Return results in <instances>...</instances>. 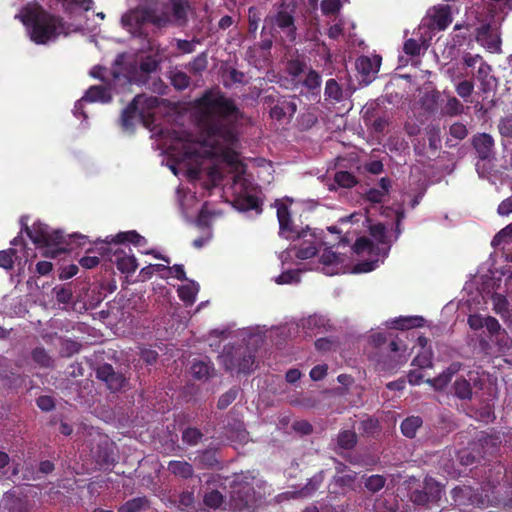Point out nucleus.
I'll use <instances>...</instances> for the list:
<instances>
[{
  "instance_id": "nucleus-2",
  "label": "nucleus",
  "mask_w": 512,
  "mask_h": 512,
  "mask_svg": "<svg viewBox=\"0 0 512 512\" xmlns=\"http://www.w3.org/2000/svg\"><path fill=\"white\" fill-rule=\"evenodd\" d=\"M288 202L291 199L277 200L275 208L279 223V235L284 239H302L296 246V256L300 260H306L318 252L320 255L319 269L328 276L342 274L349 269V258L345 253L334 250V245L327 246L328 241L317 236L310 230L299 231L291 220V214L288 208Z\"/></svg>"
},
{
  "instance_id": "nucleus-8",
  "label": "nucleus",
  "mask_w": 512,
  "mask_h": 512,
  "mask_svg": "<svg viewBox=\"0 0 512 512\" xmlns=\"http://www.w3.org/2000/svg\"><path fill=\"white\" fill-rule=\"evenodd\" d=\"M20 223L22 229L26 230V234L33 240V242L39 246H51V245H60L66 243L71 246L72 243H76L77 245H85L87 241V237L81 236L78 234H73L69 236V241H65L63 233L58 230H52L46 224L38 221L35 222L32 226V229L27 227V219L22 217L20 219Z\"/></svg>"
},
{
  "instance_id": "nucleus-7",
  "label": "nucleus",
  "mask_w": 512,
  "mask_h": 512,
  "mask_svg": "<svg viewBox=\"0 0 512 512\" xmlns=\"http://www.w3.org/2000/svg\"><path fill=\"white\" fill-rule=\"evenodd\" d=\"M294 10L290 4L281 3L274 6L265 18L264 30H269L273 36H279L289 42L296 39V26L294 24Z\"/></svg>"
},
{
  "instance_id": "nucleus-50",
  "label": "nucleus",
  "mask_w": 512,
  "mask_h": 512,
  "mask_svg": "<svg viewBox=\"0 0 512 512\" xmlns=\"http://www.w3.org/2000/svg\"><path fill=\"white\" fill-rule=\"evenodd\" d=\"M320 84H321V77L318 74V72H316L315 70H310L306 75V78L304 80V85L307 88L314 90V89L319 88Z\"/></svg>"
},
{
  "instance_id": "nucleus-48",
  "label": "nucleus",
  "mask_w": 512,
  "mask_h": 512,
  "mask_svg": "<svg viewBox=\"0 0 512 512\" xmlns=\"http://www.w3.org/2000/svg\"><path fill=\"white\" fill-rule=\"evenodd\" d=\"M125 382H126V379L124 378V376L121 374H118L116 372L113 373L112 375H110L109 379L105 381L108 388L112 391H117V390H120L121 388H123L125 385Z\"/></svg>"
},
{
  "instance_id": "nucleus-13",
  "label": "nucleus",
  "mask_w": 512,
  "mask_h": 512,
  "mask_svg": "<svg viewBox=\"0 0 512 512\" xmlns=\"http://www.w3.org/2000/svg\"><path fill=\"white\" fill-rule=\"evenodd\" d=\"M232 506L238 511H253L257 508V498L254 490L248 483L236 485L232 492Z\"/></svg>"
},
{
  "instance_id": "nucleus-39",
  "label": "nucleus",
  "mask_w": 512,
  "mask_h": 512,
  "mask_svg": "<svg viewBox=\"0 0 512 512\" xmlns=\"http://www.w3.org/2000/svg\"><path fill=\"white\" fill-rule=\"evenodd\" d=\"M337 443L339 447L350 449L356 443V434L351 431H344L338 434Z\"/></svg>"
},
{
  "instance_id": "nucleus-25",
  "label": "nucleus",
  "mask_w": 512,
  "mask_h": 512,
  "mask_svg": "<svg viewBox=\"0 0 512 512\" xmlns=\"http://www.w3.org/2000/svg\"><path fill=\"white\" fill-rule=\"evenodd\" d=\"M213 370L212 364L204 359L194 360L190 369L192 376L196 379H208Z\"/></svg>"
},
{
  "instance_id": "nucleus-28",
  "label": "nucleus",
  "mask_w": 512,
  "mask_h": 512,
  "mask_svg": "<svg viewBox=\"0 0 512 512\" xmlns=\"http://www.w3.org/2000/svg\"><path fill=\"white\" fill-rule=\"evenodd\" d=\"M422 425V420L418 416H411L405 419L400 425V429H402V432L407 437H414L416 435V431L420 428Z\"/></svg>"
},
{
  "instance_id": "nucleus-58",
  "label": "nucleus",
  "mask_w": 512,
  "mask_h": 512,
  "mask_svg": "<svg viewBox=\"0 0 512 512\" xmlns=\"http://www.w3.org/2000/svg\"><path fill=\"white\" fill-rule=\"evenodd\" d=\"M450 135L456 139H464L467 135V128L465 125L461 123H455L450 126L449 129Z\"/></svg>"
},
{
  "instance_id": "nucleus-51",
  "label": "nucleus",
  "mask_w": 512,
  "mask_h": 512,
  "mask_svg": "<svg viewBox=\"0 0 512 512\" xmlns=\"http://www.w3.org/2000/svg\"><path fill=\"white\" fill-rule=\"evenodd\" d=\"M15 249L0 251V267L10 269L13 267V255H15Z\"/></svg>"
},
{
  "instance_id": "nucleus-19",
  "label": "nucleus",
  "mask_w": 512,
  "mask_h": 512,
  "mask_svg": "<svg viewBox=\"0 0 512 512\" xmlns=\"http://www.w3.org/2000/svg\"><path fill=\"white\" fill-rule=\"evenodd\" d=\"M93 0H63V8L70 19L79 17L92 8Z\"/></svg>"
},
{
  "instance_id": "nucleus-59",
  "label": "nucleus",
  "mask_w": 512,
  "mask_h": 512,
  "mask_svg": "<svg viewBox=\"0 0 512 512\" xmlns=\"http://www.w3.org/2000/svg\"><path fill=\"white\" fill-rule=\"evenodd\" d=\"M421 45L414 39H409L404 44V50L407 54L415 56L420 53Z\"/></svg>"
},
{
  "instance_id": "nucleus-20",
  "label": "nucleus",
  "mask_w": 512,
  "mask_h": 512,
  "mask_svg": "<svg viewBox=\"0 0 512 512\" xmlns=\"http://www.w3.org/2000/svg\"><path fill=\"white\" fill-rule=\"evenodd\" d=\"M115 263L120 271L123 273H132L137 268L136 259L131 253V249L120 250L115 253Z\"/></svg>"
},
{
  "instance_id": "nucleus-26",
  "label": "nucleus",
  "mask_w": 512,
  "mask_h": 512,
  "mask_svg": "<svg viewBox=\"0 0 512 512\" xmlns=\"http://www.w3.org/2000/svg\"><path fill=\"white\" fill-rule=\"evenodd\" d=\"M388 326H391L393 328L397 329H409L414 327H419L423 323V319L421 317H400L393 320H388L387 322Z\"/></svg>"
},
{
  "instance_id": "nucleus-16",
  "label": "nucleus",
  "mask_w": 512,
  "mask_h": 512,
  "mask_svg": "<svg viewBox=\"0 0 512 512\" xmlns=\"http://www.w3.org/2000/svg\"><path fill=\"white\" fill-rule=\"evenodd\" d=\"M389 348L393 355L389 363H382L380 361L378 362L381 370L394 369L400 364L405 363L408 359V354L405 353L406 347L402 345L398 339L391 341Z\"/></svg>"
},
{
  "instance_id": "nucleus-57",
  "label": "nucleus",
  "mask_w": 512,
  "mask_h": 512,
  "mask_svg": "<svg viewBox=\"0 0 512 512\" xmlns=\"http://www.w3.org/2000/svg\"><path fill=\"white\" fill-rule=\"evenodd\" d=\"M359 221H362V223H368L369 222V219L368 217L363 214L362 212H354L346 217H342L339 219V222L342 223V224H345V223H348V222H351V223H357Z\"/></svg>"
},
{
  "instance_id": "nucleus-1",
  "label": "nucleus",
  "mask_w": 512,
  "mask_h": 512,
  "mask_svg": "<svg viewBox=\"0 0 512 512\" xmlns=\"http://www.w3.org/2000/svg\"><path fill=\"white\" fill-rule=\"evenodd\" d=\"M194 114L201 130L196 139L184 130L159 133L161 145L170 156V171L190 181L206 178L207 188L219 184L225 172L231 176L226 191L231 192L234 207L261 213L257 187L248 179L237 152L236 124L243 115L235 101L219 90H209L194 101Z\"/></svg>"
},
{
  "instance_id": "nucleus-35",
  "label": "nucleus",
  "mask_w": 512,
  "mask_h": 512,
  "mask_svg": "<svg viewBox=\"0 0 512 512\" xmlns=\"http://www.w3.org/2000/svg\"><path fill=\"white\" fill-rule=\"evenodd\" d=\"M33 360L41 367H51L53 364V360L44 350V348H36L32 352Z\"/></svg>"
},
{
  "instance_id": "nucleus-43",
  "label": "nucleus",
  "mask_w": 512,
  "mask_h": 512,
  "mask_svg": "<svg viewBox=\"0 0 512 512\" xmlns=\"http://www.w3.org/2000/svg\"><path fill=\"white\" fill-rule=\"evenodd\" d=\"M341 9L340 0H322L321 10L325 15H335Z\"/></svg>"
},
{
  "instance_id": "nucleus-22",
  "label": "nucleus",
  "mask_w": 512,
  "mask_h": 512,
  "mask_svg": "<svg viewBox=\"0 0 512 512\" xmlns=\"http://www.w3.org/2000/svg\"><path fill=\"white\" fill-rule=\"evenodd\" d=\"M433 25L439 30H444L452 21L450 7L448 5H440L435 7L430 14Z\"/></svg>"
},
{
  "instance_id": "nucleus-42",
  "label": "nucleus",
  "mask_w": 512,
  "mask_h": 512,
  "mask_svg": "<svg viewBox=\"0 0 512 512\" xmlns=\"http://www.w3.org/2000/svg\"><path fill=\"white\" fill-rule=\"evenodd\" d=\"M364 485L368 490L376 492L380 489H383L385 485V479L381 475H372L365 480Z\"/></svg>"
},
{
  "instance_id": "nucleus-32",
  "label": "nucleus",
  "mask_w": 512,
  "mask_h": 512,
  "mask_svg": "<svg viewBox=\"0 0 512 512\" xmlns=\"http://www.w3.org/2000/svg\"><path fill=\"white\" fill-rule=\"evenodd\" d=\"M492 301L494 311L502 318H506L508 315V302L505 296L502 294H493Z\"/></svg>"
},
{
  "instance_id": "nucleus-4",
  "label": "nucleus",
  "mask_w": 512,
  "mask_h": 512,
  "mask_svg": "<svg viewBox=\"0 0 512 512\" xmlns=\"http://www.w3.org/2000/svg\"><path fill=\"white\" fill-rule=\"evenodd\" d=\"M370 235L373 241L367 238H358L354 244L353 250L358 255H367L369 259L354 266L353 272L366 273L373 271L388 255L391 240L388 239L386 228L382 224L370 225Z\"/></svg>"
},
{
  "instance_id": "nucleus-21",
  "label": "nucleus",
  "mask_w": 512,
  "mask_h": 512,
  "mask_svg": "<svg viewBox=\"0 0 512 512\" xmlns=\"http://www.w3.org/2000/svg\"><path fill=\"white\" fill-rule=\"evenodd\" d=\"M474 147L481 159H486L492 154L494 140L491 135L483 133L474 137Z\"/></svg>"
},
{
  "instance_id": "nucleus-15",
  "label": "nucleus",
  "mask_w": 512,
  "mask_h": 512,
  "mask_svg": "<svg viewBox=\"0 0 512 512\" xmlns=\"http://www.w3.org/2000/svg\"><path fill=\"white\" fill-rule=\"evenodd\" d=\"M476 40L491 52L498 53L501 50V40L498 31L490 25H482L478 28Z\"/></svg>"
},
{
  "instance_id": "nucleus-56",
  "label": "nucleus",
  "mask_w": 512,
  "mask_h": 512,
  "mask_svg": "<svg viewBox=\"0 0 512 512\" xmlns=\"http://www.w3.org/2000/svg\"><path fill=\"white\" fill-rule=\"evenodd\" d=\"M194 496L192 492L185 491L180 494L179 508L181 510H188L193 506Z\"/></svg>"
},
{
  "instance_id": "nucleus-10",
  "label": "nucleus",
  "mask_w": 512,
  "mask_h": 512,
  "mask_svg": "<svg viewBox=\"0 0 512 512\" xmlns=\"http://www.w3.org/2000/svg\"><path fill=\"white\" fill-rule=\"evenodd\" d=\"M158 102V98L152 96L138 95L134 97L131 104L122 113V126L127 130L132 129L135 119L146 123L153 114V110L158 106Z\"/></svg>"
},
{
  "instance_id": "nucleus-60",
  "label": "nucleus",
  "mask_w": 512,
  "mask_h": 512,
  "mask_svg": "<svg viewBox=\"0 0 512 512\" xmlns=\"http://www.w3.org/2000/svg\"><path fill=\"white\" fill-rule=\"evenodd\" d=\"M485 317L474 314L468 317V324L473 330H478L484 327Z\"/></svg>"
},
{
  "instance_id": "nucleus-49",
  "label": "nucleus",
  "mask_w": 512,
  "mask_h": 512,
  "mask_svg": "<svg viewBox=\"0 0 512 512\" xmlns=\"http://www.w3.org/2000/svg\"><path fill=\"white\" fill-rule=\"evenodd\" d=\"M412 500L415 504L427 506L428 508L429 505L434 504L429 497V493L424 489L414 491L412 494Z\"/></svg>"
},
{
  "instance_id": "nucleus-3",
  "label": "nucleus",
  "mask_w": 512,
  "mask_h": 512,
  "mask_svg": "<svg viewBox=\"0 0 512 512\" xmlns=\"http://www.w3.org/2000/svg\"><path fill=\"white\" fill-rule=\"evenodd\" d=\"M15 17L26 26L30 39L38 45H46L61 35L67 36L87 29L81 22H63L60 17L44 11L37 3L26 4Z\"/></svg>"
},
{
  "instance_id": "nucleus-23",
  "label": "nucleus",
  "mask_w": 512,
  "mask_h": 512,
  "mask_svg": "<svg viewBox=\"0 0 512 512\" xmlns=\"http://www.w3.org/2000/svg\"><path fill=\"white\" fill-rule=\"evenodd\" d=\"M105 244H112V243H133L137 246H143L147 243L146 238L141 237L138 233L135 231H128V232H121L117 234L116 236H110L105 238L103 241Z\"/></svg>"
},
{
  "instance_id": "nucleus-34",
  "label": "nucleus",
  "mask_w": 512,
  "mask_h": 512,
  "mask_svg": "<svg viewBox=\"0 0 512 512\" xmlns=\"http://www.w3.org/2000/svg\"><path fill=\"white\" fill-rule=\"evenodd\" d=\"M223 502L222 494L217 490H211L204 495V504L211 509H217Z\"/></svg>"
},
{
  "instance_id": "nucleus-38",
  "label": "nucleus",
  "mask_w": 512,
  "mask_h": 512,
  "mask_svg": "<svg viewBox=\"0 0 512 512\" xmlns=\"http://www.w3.org/2000/svg\"><path fill=\"white\" fill-rule=\"evenodd\" d=\"M334 182L339 186L349 188L356 183V179L351 173L340 171L335 174Z\"/></svg>"
},
{
  "instance_id": "nucleus-61",
  "label": "nucleus",
  "mask_w": 512,
  "mask_h": 512,
  "mask_svg": "<svg viewBox=\"0 0 512 512\" xmlns=\"http://www.w3.org/2000/svg\"><path fill=\"white\" fill-rule=\"evenodd\" d=\"M428 140H430V147L434 150H437L440 146L441 142V133L439 128H433L430 130V137H428Z\"/></svg>"
},
{
  "instance_id": "nucleus-54",
  "label": "nucleus",
  "mask_w": 512,
  "mask_h": 512,
  "mask_svg": "<svg viewBox=\"0 0 512 512\" xmlns=\"http://www.w3.org/2000/svg\"><path fill=\"white\" fill-rule=\"evenodd\" d=\"M54 296L59 303L67 304L71 299L72 292L66 287L59 286L54 289Z\"/></svg>"
},
{
  "instance_id": "nucleus-55",
  "label": "nucleus",
  "mask_w": 512,
  "mask_h": 512,
  "mask_svg": "<svg viewBox=\"0 0 512 512\" xmlns=\"http://www.w3.org/2000/svg\"><path fill=\"white\" fill-rule=\"evenodd\" d=\"M484 327L492 336H497L501 333V325L494 317H486Z\"/></svg>"
},
{
  "instance_id": "nucleus-33",
  "label": "nucleus",
  "mask_w": 512,
  "mask_h": 512,
  "mask_svg": "<svg viewBox=\"0 0 512 512\" xmlns=\"http://www.w3.org/2000/svg\"><path fill=\"white\" fill-rule=\"evenodd\" d=\"M325 95L332 101H339L343 98V91L334 79H329L326 83Z\"/></svg>"
},
{
  "instance_id": "nucleus-36",
  "label": "nucleus",
  "mask_w": 512,
  "mask_h": 512,
  "mask_svg": "<svg viewBox=\"0 0 512 512\" xmlns=\"http://www.w3.org/2000/svg\"><path fill=\"white\" fill-rule=\"evenodd\" d=\"M170 81H172L174 87L179 90H183L189 85V77L186 73L180 72V70H175L170 73Z\"/></svg>"
},
{
  "instance_id": "nucleus-44",
  "label": "nucleus",
  "mask_w": 512,
  "mask_h": 512,
  "mask_svg": "<svg viewBox=\"0 0 512 512\" xmlns=\"http://www.w3.org/2000/svg\"><path fill=\"white\" fill-rule=\"evenodd\" d=\"M413 364L420 368H428L432 365L431 350H423L413 360Z\"/></svg>"
},
{
  "instance_id": "nucleus-41",
  "label": "nucleus",
  "mask_w": 512,
  "mask_h": 512,
  "mask_svg": "<svg viewBox=\"0 0 512 512\" xmlns=\"http://www.w3.org/2000/svg\"><path fill=\"white\" fill-rule=\"evenodd\" d=\"M277 284H293L299 282V272L296 270H287L275 278Z\"/></svg>"
},
{
  "instance_id": "nucleus-45",
  "label": "nucleus",
  "mask_w": 512,
  "mask_h": 512,
  "mask_svg": "<svg viewBox=\"0 0 512 512\" xmlns=\"http://www.w3.org/2000/svg\"><path fill=\"white\" fill-rule=\"evenodd\" d=\"M473 89H474L473 83L468 80H464V81L460 82L455 87L456 93H458V95L461 98H463L465 101H469V98L473 92Z\"/></svg>"
},
{
  "instance_id": "nucleus-14",
  "label": "nucleus",
  "mask_w": 512,
  "mask_h": 512,
  "mask_svg": "<svg viewBox=\"0 0 512 512\" xmlns=\"http://www.w3.org/2000/svg\"><path fill=\"white\" fill-rule=\"evenodd\" d=\"M111 99L110 90L103 86H92L82 98L76 101L73 109L75 116L82 115L87 118V115L83 112L82 106L86 101L95 102L99 101L102 103L108 102Z\"/></svg>"
},
{
  "instance_id": "nucleus-52",
  "label": "nucleus",
  "mask_w": 512,
  "mask_h": 512,
  "mask_svg": "<svg viewBox=\"0 0 512 512\" xmlns=\"http://www.w3.org/2000/svg\"><path fill=\"white\" fill-rule=\"evenodd\" d=\"M183 440L189 445H195L202 438V434L199 430L189 428L183 432Z\"/></svg>"
},
{
  "instance_id": "nucleus-47",
  "label": "nucleus",
  "mask_w": 512,
  "mask_h": 512,
  "mask_svg": "<svg viewBox=\"0 0 512 512\" xmlns=\"http://www.w3.org/2000/svg\"><path fill=\"white\" fill-rule=\"evenodd\" d=\"M177 194H178L179 204H180V207H181L183 213L188 215L191 205L195 202V196L191 193H185L183 195V197H181L182 189H180V188L178 189Z\"/></svg>"
},
{
  "instance_id": "nucleus-17",
  "label": "nucleus",
  "mask_w": 512,
  "mask_h": 512,
  "mask_svg": "<svg viewBox=\"0 0 512 512\" xmlns=\"http://www.w3.org/2000/svg\"><path fill=\"white\" fill-rule=\"evenodd\" d=\"M381 65V58L377 55L373 57L361 56L356 61L357 71L365 78H370L377 74Z\"/></svg>"
},
{
  "instance_id": "nucleus-31",
  "label": "nucleus",
  "mask_w": 512,
  "mask_h": 512,
  "mask_svg": "<svg viewBox=\"0 0 512 512\" xmlns=\"http://www.w3.org/2000/svg\"><path fill=\"white\" fill-rule=\"evenodd\" d=\"M454 392L458 398L469 399L472 395V389L469 381L458 379L454 383Z\"/></svg>"
},
{
  "instance_id": "nucleus-53",
  "label": "nucleus",
  "mask_w": 512,
  "mask_h": 512,
  "mask_svg": "<svg viewBox=\"0 0 512 512\" xmlns=\"http://www.w3.org/2000/svg\"><path fill=\"white\" fill-rule=\"evenodd\" d=\"M325 323H326V320L323 317L314 315V316L308 317L303 322V327L307 328L310 331H312L314 328L324 327Z\"/></svg>"
},
{
  "instance_id": "nucleus-29",
  "label": "nucleus",
  "mask_w": 512,
  "mask_h": 512,
  "mask_svg": "<svg viewBox=\"0 0 512 512\" xmlns=\"http://www.w3.org/2000/svg\"><path fill=\"white\" fill-rule=\"evenodd\" d=\"M424 490L428 491V497L431 498V501L437 503L442 496V488L440 484L435 482L432 478L425 479L424 481Z\"/></svg>"
},
{
  "instance_id": "nucleus-46",
  "label": "nucleus",
  "mask_w": 512,
  "mask_h": 512,
  "mask_svg": "<svg viewBox=\"0 0 512 512\" xmlns=\"http://www.w3.org/2000/svg\"><path fill=\"white\" fill-rule=\"evenodd\" d=\"M145 502L143 498H134L123 504L119 508V512H137L144 507Z\"/></svg>"
},
{
  "instance_id": "nucleus-24",
  "label": "nucleus",
  "mask_w": 512,
  "mask_h": 512,
  "mask_svg": "<svg viewBox=\"0 0 512 512\" xmlns=\"http://www.w3.org/2000/svg\"><path fill=\"white\" fill-rule=\"evenodd\" d=\"M186 283L178 288V295L181 300L190 305L195 301L197 293H199V284L192 280H185Z\"/></svg>"
},
{
  "instance_id": "nucleus-27",
  "label": "nucleus",
  "mask_w": 512,
  "mask_h": 512,
  "mask_svg": "<svg viewBox=\"0 0 512 512\" xmlns=\"http://www.w3.org/2000/svg\"><path fill=\"white\" fill-rule=\"evenodd\" d=\"M168 470L181 478H189L193 474L191 464L184 460H172L168 463Z\"/></svg>"
},
{
  "instance_id": "nucleus-63",
  "label": "nucleus",
  "mask_w": 512,
  "mask_h": 512,
  "mask_svg": "<svg viewBox=\"0 0 512 512\" xmlns=\"http://www.w3.org/2000/svg\"><path fill=\"white\" fill-rule=\"evenodd\" d=\"M327 374V366L326 365H318L310 370L309 376L314 380H321Z\"/></svg>"
},
{
  "instance_id": "nucleus-64",
  "label": "nucleus",
  "mask_w": 512,
  "mask_h": 512,
  "mask_svg": "<svg viewBox=\"0 0 512 512\" xmlns=\"http://www.w3.org/2000/svg\"><path fill=\"white\" fill-rule=\"evenodd\" d=\"M498 213L500 215H508L512 213V195L501 202L498 207Z\"/></svg>"
},
{
  "instance_id": "nucleus-62",
  "label": "nucleus",
  "mask_w": 512,
  "mask_h": 512,
  "mask_svg": "<svg viewBox=\"0 0 512 512\" xmlns=\"http://www.w3.org/2000/svg\"><path fill=\"white\" fill-rule=\"evenodd\" d=\"M500 133L503 136L511 137L512 136V116L503 119L499 124Z\"/></svg>"
},
{
  "instance_id": "nucleus-5",
  "label": "nucleus",
  "mask_w": 512,
  "mask_h": 512,
  "mask_svg": "<svg viewBox=\"0 0 512 512\" xmlns=\"http://www.w3.org/2000/svg\"><path fill=\"white\" fill-rule=\"evenodd\" d=\"M156 69V62L152 59L143 60L138 59L133 54L123 53L120 54L112 69V84L116 87L118 83H131L137 78V71L140 70L143 73H150Z\"/></svg>"
},
{
  "instance_id": "nucleus-12",
  "label": "nucleus",
  "mask_w": 512,
  "mask_h": 512,
  "mask_svg": "<svg viewBox=\"0 0 512 512\" xmlns=\"http://www.w3.org/2000/svg\"><path fill=\"white\" fill-rule=\"evenodd\" d=\"M222 366L228 372L245 373L251 370L254 363L253 355L246 348H225L219 355Z\"/></svg>"
},
{
  "instance_id": "nucleus-9",
  "label": "nucleus",
  "mask_w": 512,
  "mask_h": 512,
  "mask_svg": "<svg viewBox=\"0 0 512 512\" xmlns=\"http://www.w3.org/2000/svg\"><path fill=\"white\" fill-rule=\"evenodd\" d=\"M193 13L194 9L188 0H170L163 9H156L152 24L158 28L167 25L184 26Z\"/></svg>"
},
{
  "instance_id": "nucleus-11",
  "label": "nucleus",
  "mask_w": 512,
  "mask_h": 512,
  "mask_svg": "<svg viewBox=\"0 0 512 512\" xmlns=\"http://www.w3.org/2000/svg\"><path fill=\"white\" fill-rule=\"evenodd\" d=\"M154 15H156V9L138 7L123 14L121 24L132 36H147L148 24H152V16Z\"/></svg>"
},
{
  "instance_id": "nucleus-40",
  "label": "nucleus",
  "mask_w": 512,
  "mask_h": 512,
  "mask_svg": "<svg viewBox=\"0 0 512 512\" xmlns=\"http://www.w3.org/2000/svg\"><path fill=\"white\" fill-rule=\"evenodd\" d=\"M464 110V106L460 100L450 97L447 99L446 104L444 106V112L448 115H458L461 114Z\"/></svg>"
},
{
  "instance_id": "nucleus-6",
  "label": "nucleus",
  "mask_w": 512,
  "mask_h": 512,
  "mask_svg": "<svg viewBox=\"0 0 512 512\" xmlns=\"http://www.w3.org/2000/svg\"><path fill=\"white\" fill-rule=\"evenodd\" d=\"M482 493H475L471 486H456L451 491L453 502L458 507L464 506H477L480 508L488 507L491 505H498L504 500L499 496V489L497 486H482Z\"/></svg>"
},
{
  "instance_id": "nucleus-30",
  "label": "nucleus",
  "mask_w": 512,
  "mask_h": 512,
  "mask_svg": "<svg viewBox=\"0 0 512 512\" xmlns=\"http://www.w3.org/2000/svg\"><path fill=\"white\" fill-rule=\"evenodd\" d=\"M160 275L163 278L175 277L179 280H187L184 267L181 266V264H176L175 266L172 267L163 266L162 264V271Z\"/></svg>"
},
{
  "instance_id": "nucleus-37",
  "label": "nucleus",
  "mask_w": 512,
  "mask_h": 512,
  "mask_svg": "<svg viewBox=\"0 0 512 512\" xmlns=\"http://www.w3.org/2000/svg\"><path fill=\"white\" fill-rule=\"evenodd\" d=\"M348 22L343 18H338L337 22L331 25L328 29V36L331 39H338L340 36H344L346 32V25Z\"/></svg>"
},
{
  "instance_id": "nucleus-18",
  "label": "nucleus",
  "mask_w": 512,
  "mask_h": 512,
  "mask_svg": "<svg viewBox=\"0 0 512 512\" xmlns=\"http://www.w3.org/2000/svg\"><path fill=\"white\" fill-rule=\"evenodd\" d=\"M461 363L454 362L449 365V367L444 370L437 378H428L426 382L431 384L435 389L441 390L446 387V385L452 379V376L461 370Z\"/></svg>"
}]
</instances>
